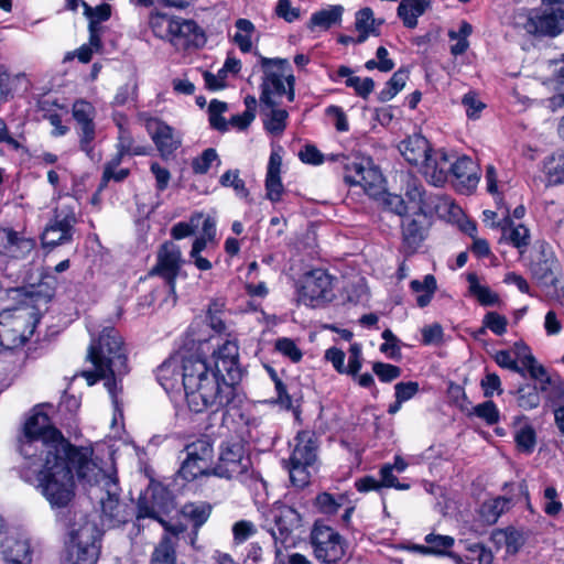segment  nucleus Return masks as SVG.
Wrapping results in <instances>:
<instances>
[{"instance_id": "obj_1", "label": "nucleus", "mask_w": 564, "mask_h": 564, "mask_svg": "<svg viewBox=\"0 0 564 564\" xmlns=\"http://www.w3.org/2000/svg\"><path fill=\"white\" fill-rule=\"evenodd\" d=\"M260 63L264 73L259 98L263 127L267 132L279 135L286 128L289 113L278 108V98L286 95L290 102L294 101L295 77L292 74L285 75V69L290 68L286 58L261 57Z\"/></svg>"}, {"instance_id": "obj_2", "label": "nucleus", "mask_w": 564, "mask_h": 564, "mask_svg": "<svg viewBox=\"0 0 564 564\" xmlns=\"http://www.w3.org/2000/svg\"><path fill=\"white\" fill-rule=\"evenodd\" d=\"M34 466L23 463L21 476L25 481H37V488L53 508L66 507L75 496V481L69 466V449L40 456Z\"/></svg>"}, {"instance_id": "obj_3", "label": "nucleus", "mask_w": 564, "mask_h": 564, "mask_svg": "<svg viewBox=\"0 0 564 564\" xmlns=\"http://www.w3.org/2000/svg\"><path fill=\"white\" fill-rule=\"evenodd\" d=\"M210 340L217 341V348L214 349L212 355L213 366L200 356H183L182 386L184 390L193 389L195 384L220 372H225L230 381H239L241 379L239 348L237 343L226 339L223 344H219V337L215 336L208 339H197L198 343H207Z\"/></svg>"}, {"instance_id": "obj_4", "label": "nucleus", "mask_w": 564, "mask_h": 564, "mask_svg": "<svg viewBox=\"0 0 564 564\" xmlns=\"http://www.w3.org/2000/svg\"><path fill=\"white\" fill-rule=\"evenodd\" d=\"M70 448V443L55 429L47 414L35 411L25 422L19 441V452L28 466L33 467L40 456L52 457Z\"/></svg>"}, {"instance_id": "obj_5", "label": "nucleus", "mask_w": 564, "mask_h": 564, "mask_svg": "<svg viewBox=\"0 0 564 564\" xmlns=\"http://www.w3.org/2000/svg\"><path fill=\"white\" fill-rule=\"evenodd\" d=\"M87 357L101 377H123L128 373L123 341L113 327L104 328L98 339L91 341Z\"/></svg>"}, {"instance_id": "obj_6", "label": "nucleus", "mask_w": 564, "mask_h": 564, "mask_svg": "<svg viewBox=\"0 0 564 564\" xmlns=\"http://www.w3.org/2000/svg\"><path fill=\"white\" fill-rule=\"evenodd\" d=\"M237 382L230 381L225 372L207 378L193 389L184 390L187 405L195 413H216L234 401Z\"/></svg>"}, {"instance_id": "obj_7", "label": "nucleus", "mask_w": 564, "mask_h": 564, "mask_svg": "<svg viewBox=\"0 0 564 564\" xmlns=\"http://www.w3.org/2000/svg\"><path fill=\"white\" fill-rule=\"evenodd\" d=\"M69 542L67 561L69 564H96L100 554L101 531L84 513H75L68 529Z\"/></svg>"}, {"instance_id": "obj_8", "label": "nucleus", "mask_w": 564, "mask_h": 564, "mask_svg": "<svg viewBox=\"0 0 564 564\" xmlns=\"http://www.w3.org/2000/svg\"><path fill=\"white\" fill-rule=\"evenodd\" d=\"M40 315L29 303L6 308L0 313V345L6 349L23 346L33 335Z\"/></svg>"}, {"instance_id": "obj_9", "label": "nucleus", "mask_w": 564, "mask_h": 564, "mask_svg": "<svg viewBox=\"0 0 564 564\" xmlns=\"http://www.w3.org/2000/svg\"><path fill=\"white\" fill-rule=\"evenodd\" d=\"M175 509L172 492L162 484H152L139 498L137 519L139 521L145 518L153 519L161 523L165 531L176 536L185 531V527L181 523L172 524L166 520Z\"/></svg>"}, {"instance_id": "obj_10", "label": "nucleus", "mask_w": 564, "mask_h": 564, "mask_svg": "<svg viewBox=\"0 0 564 564\" xmlns=\"http://www.w3.org/2000/svg\"><path fill=\"white\" fill-rule=\"evenodd\" d=\"M75 209L76 203L72 198L57 204L53 212V218L42 234L44 247L54 248L73 240L75 225L77 224Z\"/></svg>"}, {"instance_id": "obj_11", "label": "nucleus", "mask_w": 564, "mask_h": 564, "mask_svg": "<svg viewBox=\"0 0 564 564\" xmlns=\"http://www.w3.org/2000/svg\"><path fill=\"white\" fill-rule=\"evenodd\" d=\"M91 451L86 447L76 448L70 444L69 466L76 468L77 477L91 486L90 495L98 496L97 491L110 486V490L116 489V476L107 474L95 462L91 460Z\"/></svg>"}, {"instance_id": "obj_12", "label": "nucleus", "mask_w": 564, "mask_h": 564, "mask_svg": "<svg viewBox=\"0 0 564 564\" xmlns=\"http://www.w3.org/2000/svg\"><path fill=\"white\" fill-rule=\"evenodd\" d=\"M514 25L528 34L554 37L564 31V10L521 11L514 17Z\"/></svg>"}, {"instance_id": "obj_13", "label": "nucleus", "mask_w": 564, "mask_h": 564, "mask_svg": "<svg viewBox=\"0 0 564 564\" xmlns=\"http://www.w3.org/2000/svg\"><path fill=\"white\" fill-rule=\"evenodd\" d=\"M305 521L294 508L275 502L264 513V527L275 542L284 544L292 534L302 533Z\"/></svg>"}, {"instance_id": "obj_14", "label": "nucleus", "mask_w": 564, "mask_h": 564, "mask_svg": "<svg viewBox=\"0 0 564 564\" xmlns=\"http://www.w3.org/2000/svg\"><path fill=\"white\" fill-rule=\"evenodd\" d=\"M310 538L314 556L323 564H336L346 554L343 536L323 521H315Z\"/></svg>"}, {"instance_id": "obj_15", "label": "nucleus", "mask_w": 564, "mask_h": 564, "mask_svg": "<svg viewBox=\"0 0 564 564\" xmlns=\"http://www.w3.org/2000/svg\"><path fill=\"white\" fill-rule=\"evenodd\" d=\"M556 259L553 251L546 243H540L536 254L534 256L530 270L533 278L543 286L547 288V295L564 303V286L554 275Z\"/></svg>"}, {"instance_id": "obj_16", "label": "nucleus", "mask_w": 564, "mask_h": 564, "mask_svg": "<svg viewBox=\"0 0 564 564\" xmlns=\"http://www.w3.org/2000/svg\"><path fill=\"white\" fill-rule=\"evenodd\" d=\"M186 458L180 468V475L185 480H194L198 476L213 475V444L208 438H198L185 447Z\"/></svg>"}, {"instance_id": "obj_17", "label": "nucleus", "mask_w": 564, "mask_h": 564, "mask_svg": "<svg viewBox=\"0 0 564 564\" xmlns=\"http://www.w3.org/2000/svg\"><path fill=\"white\" fill-rule=\"evenodd\" d=\"M250 465V458L245 455L243 446L240 443H224L218 463L212 471L213 475L220 478H237L246 481Z\"/></svg>"}, {"instance_id": "obj_18", "label": "nucleus", "mask_w": 564, "mask_h": 564, "mask_svg": "<svg viewBox=\"0 0 564 564\" xmlns=\"http://www.w3.org/2000/svg\"><path fill=\"white\" fill-rule=\"evenodd\" d=\"M72 113L77 124L76 133L78 135L79 149L93 160V143L96 138L95 107L90 102L79 99L74 102Z\"/></svg>"}, {"instance_id": "obj_19", "label": "nucleus", "mask_w": 564, "mask_h": 564, "mask_svg": "<svg viewBox=\"0 0 564 564\" xmlns=\"http://www.w3.org/2000/svg\"><path fill=\"white\" fill-rule=\"evenodd\" d=\"M167 41L177 51L203 47L206 43L204 30L194 21L175 17Z\"/></svg>"}, {"instance_id": "obj_20", "label": "nucleus", "mask_w": 564, "mask_h": 564, "mask_svg": "<svg viewBox=\"0 0 564 564\" xmlns=\"http://www.w3.org/2000/svg\"><path fill=\"white\" fill-rule=\"evenodd\" d=\"M182 252L172 241L164 242L158 251L156 263L149 272L150 275H159L169 284L172 292L175 289V279L182 264Z\"/></svg>"}, {"instance_id": "obj_21", "label": "nucleus", "mask_w": 564, "mask_h": 564, "mask_svg": "<svg viewBox=\"0 0 564 564\" xmlns=\"http://www.w3.org/2000/svg\"><path fill=\"white\" fill-rule=\"evenodd\" d=\"M101 505V519L107 528H116L128 521L126 507L119 502V486L116 480V489L110 490V486L97 491Z\"/></svg>"}, {"instance_id": "obj_22", "label": "nucleus", "mask_w": 564, "mask_h": 564, "mask_svg": "<svg viewBox=\"0 0 564 564\" xmlns=\"http://www.w3.org/2000/svg\"><path fill=\"white\" fill-rule=\"evenodd\" d=\"M424 177L434 186H442L451 170V155L444 150H431L427 158L420 165Z\"/></svg>"}, {"instance_id": "obj_23", "label": "nucleus", "mask_w": 564, "mask_h": 564, "mask_svg": "<svg viewBox=\"0 0 564 564\" xmlns=\"http://www.w3.org/2000/svg\"><path fill=\"white\" fill-rule=\"evenodd\" d=\"M427 232V219L424 213H415V217L402 221L403 249L413 254L421 247Z\"/></svg>"}, {"instance_id": "obj_24", "label": "nucleus", "mask_w": 564, "mask_h": 564, "mask_svg": "<svg viewBox=\"0 0 564 564\" xmlns=\"http://www.w3.org/2000/svg\"><path fill=\"white\" fill-rule=\"evenodd\" d=\"M147 129L163 158L171 155L181 145V139L174 134V130L159 119H149Z\"/></svg>"}, {"instance_id": "obj_25", "label": "nucleus", "mask_w": 564, "mask_h": 564, "mask_svg": "<svg viewBox=\"0 0 564 564\" xmlns=\"http://www.w3.org/2000/svg\"><path fill=\"white\" fill-rule=\"evenodd\" d=\"M35 247L31 238L22 237L19 232L0 228V253L11 258H23Z\"/></svg>"}, {"instance_id": "obj_26", "label": "nucleus", "mask_w": 564, "mask_h": 564, "mask_svg": "<svg viewBox=\"0 0 564 564\" xmlns=\"http://www.w3.org/2000/svg\"><path fill=\"white\" fill-rule=\"evenodd\" d=\"M449 173L456 178L457 186L460 191L467 193L474 191L479 182L476 163L468 156L451 160Z\"/></svg>"}, {"instance_id": "obj_27", "label": "nucleus", "mask_w": 564, "mask_h": 564, "mask_svg": "<svg viewBox=\"0 0 564 564\" xmlns=\"http://www.w3.org/2000/svg\"><path fill=\"white\" fill-rule=\"evenodd\" d=\"M302 289L311 301L325 300L332 291V278L324 270H313L305 276Z\"/></svg>"}, {"instance_id": "obj_28", "label": "nucleus", "mask_w": 564, "mask_h": 564, "mask_svg": "<svg viewBox=\"0 0 564 564\" xmlns=\"http://www.w3.org/2000/svg\"><path fill=\"white\" fill-rule=\"evenodd\" d=\"M431 150L429 140L421 134L410 135L399 144V151L402 156L415 166H420L423 163Z\"/></svg>"}, {"instance_id": "obj_29", "label": "nucleus", "mask_w": 564, "mask_h": 564, "mask_svg": "<svg viewBox=\"0 0 564 564\" xmlns=\"http://www.w3.org/2000/svg\"><path fill=\"white\" fill-rule=\"evenodd\" d=\"M183 356L165 360L156 370V379L161 387L171 392L182 384Z\"/></svg>"}, {"instance_id": "obj_30", "label": "nucleus", "mask_w": 564, "mask_h": 564, "mask_svg": "<svg viewBox=\"0 0 564 564\" xmlns=\"http://www.w3.org/2000/svg\"><path fill=\"white\" fill-rule=\"evenodd\" d=\"M282 158L276 152H272L269 158L265 189L267 197L271 202H279L283 193V184L281 182Z\"/></svg>"}, {"instance_id": "obj_31", "label": "nucleus", "mask_w": 564, "mask_h": 564, "mask_svg": "<svg viewBox=\"0 0 564 564\" xmlns=\"http://www.w3.org/2000/svg\"><path fill=\"white\" fill-rule=\"evenodd\" d=\"M289 462L292 464L313 465L316 460V445L308 432H300Z\"/></svg>"}, {"instance_id": "obj_32", "label": "nucleus", "mask_w": 564, "mask_h": 564, "mask_svg": "<svg viewBox=\"0 0 564 564\" xmlns=\"http://www.w3.org/2000/svg\"><path fill=\"white\" fill-rule=\"evenodd\" d=\"M431 8V0H401L398 7V17L405 28L414 29L417 18Z\"/></svg>"}, {"instance_id": "obj_33", "label": "nucleus", "mask_w": 564, "mask_h": 564, "mask_svg": "<svg viewBox=\"0 0 564 564\" xmlns=\"http://www.w3.org/2000/svg\"><path fill=\"white\" fill-rule=\"evenodd\" d=\"M345 171L344 180L350 185H360L366 187L372 184L376 178L380 177L377 171L367 169L362 162L359 161L347 163L345 165Z\"/></svg>"}, {"instance_id": "obj_34", "label": "nucleus", "mask_w": 564, "mask_h": 564, "mask_svg": "<svg viewBox=\"0 0 564 564\" xmlns=\"http://www.w3.org/2000/svg\"><path fill=\"white\" fill-rule=\"evenodd\" d=\"M2 552L4 560H32L30 542L21 536H7L2 543Z\"/></svg>"}, {"instance_id": "obj_35", "label": "nucleus", "mask_w": 564, "mask_h": 564, "mask_svg": "<svg viewBox=\"0 0 564 564\" xmlns=\"http://www.w3.org/2000/svg\"><path fill=\"white\" fill-rule=\"evenodd\" d=\"M512 506L510 498L497 497L485 501L480 507V518L487 524H495L498 519Z\"/></svg>"}, {"instance_id": "obj_36", "label": "nucleus", "mask_w": 564, "mask_h": 564, "mask_svg": "<svg viewBox=\"0 0 564 564\" xmlns=\"http://www.w3.org/2000/svg\"><path fill=\"white\" fill-rule=\"evenodd\" d=\"M343 12L344 8L340 4L328 6L326 9L312 14L308 28L311 30L315 28L327 30L341 21Z\"/></svg>"}, {"instance_id": "obj_37", "label": "nucleus", "mask_w": 564, "mask_h": 564, "mask_svg": "<svg viewBox=\"0 0 564 564\" xmlns=\"http://www.w3.org/2000/svg\"><path fill=\"white\" fill-rule=\"evenodd\" d=\"M517 357L520 359L522 367L528 370L531 378L540 380L541 383L545 380L546 371L543 366L536 365L534 356L530 352L529 347L523 343H517L514 345Z\"/></svg>"}, {"instance_id": "obj_38", "label": "nucleus", "mask_w": 564, "mask_h": 564, "mask_svg": "<svg viewBox=\"0 0 564 564\" xmlns=\"http://www.w3.org/2000/svg\"><path fill=\"white\" fill-rule=\"evenodd\" d=\"M355 26L359 32L356 39L357 44L364 43L370 35H379L373 11L370 8H364L356 13Z\"/></svg>"}, {"instance_id": "obj_39", "label": "nucleus", "mask_w": 564, "mask_h": 564, "mask_svg": "<svg viewBox=\"0 0 564 564\" xmlns=\"http://www.w3.org/2000/svg\"><path fill=\"white\" fill-rule=\"evenodd\" d=\"M410 288L413 292L417 293L416 304L420 307L427 306L437 289L436 279L432 274H426L423 278V281L412 280L410 282Z\"/></svg>"}, {"instance_id": "obj_40", "label": "nucleus", "mask_w": 564, "mask_h": 564, "mask_svg": "<svg viewBox=\"0 0 564 564\" xmlns=\"http://www.w3.org/2000/svg\"><path fill=\"white\" fill-rule=\"evenodd\" d=\"M426 545H417L415 549L423 554L444 555L446 550L454 545V539L449 535L430 533L424 539Z\"/></svg>"}, {"instance_id": "obj_41", "label": "nucleus", "mask_w": 564, "mask_h": 564, "mask_svg": "<svg viewBox=\"0 0 564 564\" xmlns=\"http://www.w3.org/2000/svg\"><path fill=\"white\" fill-rule=\"evenodd\" d=\"M409 79V70L406 68H399L393 73L392 77L387 82L386 87L378 94V99L381 102H387L400 93Z\"/></svg>"}, {"instance_id": "obj_42", "label": "nucleus", "mask_w": 564, "mask_h": 564, "mask_svg": "<svg viewBox=\"0 0 564 564\" xmlns=\"http://www.w3.org/2000/svg\"><path fill=\"white\" fill-rule=\"evenodd\" d=\"M467 281L469 284L470 294L475 296L481 305L491 306L498 304V294L492 292L488 286L481 285L475 273H469L467 275Z\"/></svg>"}, {"instance_id": "obj_43", "label": "nucleus", "mask_w": 564, "mask_h": 564, "mask_svg": "<svg viewBox=\"0 0 564 564\" xmlns=\"http://www.w3.org/2000/svg\"><path fill=\"white\" fill-rule=\"evenodd\" d=\"M346 502L347 497L345 495L334 496L329 492H321L316 496L314 506L321 513L333 516L336 514Z\"/></svg>"}, {"instance_id": "obj_44", "label": "nucleus", "mask_w": 564, "mask_h": 564, "mask_svg": "<svg viewBox=\"0 0 564 564\" xmlns=\"http://www.w3.org/2000/svg\"><path fill=\"white\" fill-rule=\"evenodd\" d=\"M212 506L207 502H191L182 508V514L194 523L197 530L209 518Z\"/></svg>"}, {"instance_id": "obj_45", "label": "nucleus", "mask_w": 564, "mask_h": 564, "mask_svg": "<svg viewBox=\"0 0 564 564\" xmlns=\"http://www.w3.org/2000/svg\"><path fill=\"white\" fill-rule=\"evenodd\" d=\"M151 564H176L175 545L171 538H162L152 553Z\"/></svg>"}, {"instance_id": "obj_46", "label": "nucleus", "mask_w": 564, "mask_h": 564, "mask_svg": "<svg viewBox=\"0 0 564 564\" xmlns=\"http://www.w3.org/2000/svg\"><path fill=\"white\" fill-rule=\"evenodd\" d=\"M175 17H170L165 13H152L150 15L149 24L155 36L166 40L171 36Z\"/></svg>"}, {"instance_id": "obj_47", "label": "nucleus", "mask_w": 564, "mask_h": 564, "mask_svg": "<svg viewBox=\"0 0 564 564\" xmlns=\"http://www.w3.org/2000/svg\"><path fill=\"white\" fill-rule=\"evenodd\" d=\"M238 32L234 36L235 43L243 53L250 52L252 47L250 35L254 31V25L247 19H238L236 21Z\"/></svg>"}, {"instance_id": "obj_48", "label": "nucleus", "mask_w": 564, "mask_h": 564, "mask_svg": "<svg viewBox=\"0 0 564 564\" xmlns=\"http://www.w3.org/2000/svg\"><path fill=\"white\" fill-rule=\"evenodd\" d=\"M405 196L411 205L409 208L416 209V213H423L424 207L427 205L425 191L423 186L415 180H411L406 184Z\"/></svg>"}, {"instance_id": "obj_49", "label": "nucleus", "mask_w": 564, "mask_h": 564, "mask_svg": "<svg viewBox=\"0 0 564 564\" xmlns=\"http://www.w3.org/2000/svg\"><path fill=\"white\" fill-rule=\"evenodd\" d=\"M219 183L225 187H232L236 195L241 198H246L249 195L245 181L240 177L239 170L226 171L220 176Z\"/></svg>"}, {"instance_id": "obj_50", "label": "nucleus", "mask_w": 564, "mask_h": 564, "mask_svg": "<svg viewBox=\"0 0 564 564\" xmlns=\"http://www.w3.org/2000/svg\"><path fill=\"white\" fill-rule=\"evenodd\" d=\"M311 465H304V464H292L289 462L286 464V468L290 474V480L293 486L297 488H304L310 484L311 479V473L308 471V468Z\"/></svg>"}, {"instance_id": "obj_51", "label": "nucleus", "mask_w": 564, "mask_h": 564, "mask_svg": "<svg viewBox=\"0 0 564 564\" xmlns=\"http://www.w3.org/2000/svg\"><path fill=\"white\" fill-rule=\"evenodd\" d=\"M85 8V15L89 19V25L100 26V23L107 21L111 15V7L108 3H101L91 8L86 2H83Z\"/></svg>"}, {"instance_id": "obj_52", "label": "nucleus", "mask_w": 564, "mask_h": 564, "mask_svg": "<svg viewBox=\"0 0 564 564\" xmlns=\"http://www.w3.org/2000/svg\"><path fill=\"white\" fill-rule=\"evenodd\" d=\"M518 404L524 410H531L540 404V395L535 386H523L518 389Z\"/></svg>"}, {"instance_id": "obj_53", "label": "nucleus", "mask_w": 564, "mask_h": 564, "mask_svg": "<svg viewBox=\"0 0 564 564\" xmlns=\"http://www.w3.org/2000/svg\"><path fill=\"white\" fill-rule=\"evenodd\" d=\"M215 161L220 163L216 150L208 148L204 150L199 156L193 160L192 169L195 174H206Z\"/></svg>"}, {"instance_id": "obj_54", "label": "nucleus", "mask_w": 564, "mask_h": 564, "mask_svg": "<svg viewBox=\"0 0 564 564\" xmlns=\"http://www.w3.org/2000/svg\"><path fill=\"white\" fill-rule=\"evenodd\" d=\"M117 126L119 128L118 143L117 150L121 151V153L141 155L145 152L142 148H133V140L130 132L123 127V124L118 121Z\"/></svg>"}, {"instance_id": "obj_55", "label": "nucleus", "mask_w": 564, "mask_h": 564, "mask_svg": "<svg viewBox=\"0 0 564 564\" xmlns=\"http://www.w3.org/2000/svg\"><path fill=\"white\" fill-rule=\"evenodd\" d=\"M83 377L87 380V383L89 386H93L96 383L99 379L105 380V387L107 388L109 394L111 395L113 402L116 403V393L118 389V379L121 377H112V376H106L101 377L99 376L97 369L95 368L93 371H84Z\"/></svg>"}, {"instance_id": "obj_56", "label": "nucleus", "mask_w": 564, "mask_h": 564, "mask_svg": "<svg viewBox=\"0 0 564 564\" xmlns=\"http://www.w3.org/2000/svg\"><path fill=\"white\" fill-rule=\"evenodd\" d=\"M517 359V354H512L510 350H499L495 355V361L502 368L509 369L513 372L525 376V371L523 368L519 367Z\"/></svg>"}, {"instance_id": "obj_57", "label": "nucleus", "mask_w": 564, "mask_h": 564, "mask_svg": "<svg viewBox=\"0 0 564 564\" xmlns=\"http://www.w3.org/2000/svg\"><path fill=\"white\" fill-rule=\"evenodd\" d=\"M506 238L510 241V243L523 252V248L528 247L530 243V231L523 225H518L511 228L510 232L506 236Z\"/></svg>"}, {"instance_id": "obj_58", "label": "nucleus", "mask_w": 564, "mask_h": 564, "mask_svg": "<svg viewBox=\"0 0 564 564\" xmlns=\"http://www.w3.org/2000/svg\"><path fill=\"white\" fill-rule=\"evenodd\" d=\"M372 371L382 382H391L401 376V369L398 366L380 361L372 365Z\"/></svg>"}, {"instance_id": "obj_59", "label": "nucleus", "mask_w": 564, "mask_h": 564, "mask_svg": "<svg viewBox=\"0 0 564 564\" xmlns=\"http://www.w3.org/2000/svg\"><path fill=\"white\" fill-rule=\"evenodd\" d=\"M275 349L283 356L290 358L293 362L300 361L303 356L296 344L286 337L279 338L275 341Z\"/></svg>"}, {"instance_id": "obj_60", "label": "nucleus", "mask_w": 564, "mask_h": 564, "mask_svg": "<svg viewBox=\"0 0 564 564\" xmlns=\"http://www.w3.org/2000/svg\"><path fill=\"white\" fill-rule=\"evenodd\" d=\"M346 86L354 88L358 96L367 98L375 88V82L370 77L352 76L346 79Z\"/></svg>"}, {"instance_id": "obj_61", "label": "nucleus", "mask_w": 564, "mask_h": 564, "mask_svg": "<svg viewBox=\"0 0 564 564\" xmlns=\"http://www.w3.org/2000/svg\"><path fill=\"white\" fill-rule=\"evenodd\" d=\"M482 323L485 327L489 328L494 334L498 336L503 335L507 332V318L496 312H488L485 315Z\"/></svg>"}, {"instance_id": "obj_62", "label": "nucleus", "mask_w": 564, "mask_h": 564, "mask_svg": "<svg viewBox=\"0 0 564 564\" xmlns=\"http://www.w3.org/2000/svg\"><path fill=\"white\" fill-rule=\"evenodd\" d=\"M544 512L547 516L555 517L562 511L563 506L554 487L551 486L544 489Z\"/></svg>"}, {"instance_id": "obj_63", "label": "nucleus", "mask_w": 564, "mask_h": 564, "mask_svg": "<svg viewBox=\"0 0 564 564\" xmlns=\"http://www.w3.org/2000/svg\"><path fill=\"white\" fill-rule=\"evenodd\" d=\"M540 389L546 394V399L551 402H555L564 398V383L562 381L545 378Z\"/></svg>"}, {"instance_id": "obj_64", "label": "nucleus", "mask_w": 564, "mask_h": 564, "mask_svg": "<svg viewBox=\"0 0 564 564\" xmlns=\"http://www.w3.org/2000/svg\"><path fill=\"white\" fill-rule=\"evenodd\" d=\"M474 413L488 424H495L499 420V411L492 401H486L474 409Z\"/></svg>"}]
</instances>
